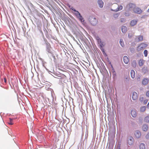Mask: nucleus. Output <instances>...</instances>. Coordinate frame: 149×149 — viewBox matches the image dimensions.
<instances>
[{"instance_id":"1","label":"nucleus","mask_w":149,"mask_h":149,"mask_svg":"<svg viewBox=\"0 0 149 149\" xmlns=\"http://www.w3.org/2000/svg\"><path fill=\"white\" fill-rule=\"evenodd\" d=\"M136 7V5L132 3H130L126 6L125 9L128 11L133 10Z\"/></svg>"},{"instance_id":"2","label":"nucleus","mask_w":149,"mask_h":149,"mask_svg":"<svg viewBox=\"0 0 149 149\" xmlns=\"http://www.w3.org/2000/svg\"><path fill=\"white\" fill-rule=\"evenodd\" d=\"M89 21L90 23L93 26L95 25L97 23V20L94 16H90L89 18Z\"/></svg>"},{"instance_id":"3","label":"nucleus","mask_w":149,"mask_h":149,"mask_svg":"<svg viewBox=\"0 0 149 149\" xmlns=\"http://www.w3.org/2000/svg\"><path fill=\"white\" fill-rule=\"evenodd\" d=\"M74 14L75 16L81 22L83 23L84 22V18L83 17L82 15H81L79 13V12H77V13H74Z\"/></svg>"},{"instance_id":"4","label":"nucleus","mask_w":149,"mask_h":149,"mask_svg":"<svg viewBox=\"0 0 149 149\" xmlns=\"http://www.w3.org/2000/svg\"><path fill=\"white\" fill-rule=\"evenodd\" d=\"M53 71V72H52L51 71H49V72L52 73L53 74L52 75L54 77L58 78V77H60V78H61L62 77V74L59 72H55L54 70Z\"/></svg>"},{"instance_id":"5","label":"nucleus","mask_w":149,"mask_h":149,"mask_svg":"<svg viewBox=\"0 0 149 149\" xmlns=\"http://www.w3.org/2000/svg\"><path fill=\"white\" fill-rule=\"evenodd\" d=\"M133 11L134 13L138 14H140L143 12L141 8L138 7H135Z\"/></svg>"},{"instance_id":"6","label":"nucleus","mask_w":149,"mask_h":149,"mask_svg":"<svg viewBox=\"0 0 149 149\" xmlns=\"http://www.w3.org/2000/svg\"><path fill=\"white\" fill-rule=\"evenodd\" d=\"M148 45L147 44L144 43H142L141 44L138 46L137 49H139V51L140 50L146 47Z\"/></svg>"},{"instance_id":"7","label":"nucleus","mask_w":149,"mask_h":149,"mask_svg":"<svg viewBox=\"0 0 149 149\" xmlns=\"http://www.w3.org/2000/svg\"><path fill=\"white\" fill-rule=\"evenodd\" d=\"M133 139L132 136H130L127 138V143L130 145H132L133 143Z\"/></svg>"},{"instance_id":"8","label":"nucleus","mask_w":149,"mask_h":149,"mask_svg":"<svg viewBox=\"0 0 149 149\" xmlns=\"http://www.w3.org/2000/svg\"><path fill=\"white\" fill-rule=\"evenodd\" d=\"M138 95L137 93L135 92H133L132 95V98L134 100H136L138 98Z\"/></svg>"},{"instance_id":"9","label":"nucleus","mask_w":149,"mask_h":149,"mask_svg":"<svg viewBox=\"0 0 149 149\" xmlns=\"http://www.w3.org/2000/svg\"><path fill=\"white\" fill-rule=\"evenodd\" d=\"M46 51L47 53L52 51L51 49V45L48 42H46Z\"/></svg>"},{"instance_id":"10","label":"nucleus","mask_w":149,"mask_h":149,"mask_svg":"<svg viewBox=\"0 0 149 149\" xmlns=\"http://www.w3.org/2000/svg\"><path fill=\"white\" fill-rule=\"evenodd\" d=\"M123 62L125 64H127L128 63L129 61V59L127 56H123Z\"/></svg>"},{"instance_id":"11","label":"nucleus","mask_w":149,"mask_h":149,"mask_svg":"<svg viewBox=\"0 0 149 149\" xmlns=\"http://www.w3.org/2000/svg\"><path fill=\"white\" fill-rule=\"evenodd\" d=\"M148 69L147 67H144L142 69V72L144 74L148 73Z\"/></svg>"},{"instance_id":"12","label":"nucleus","mask_w":149,"mask_h":149,"mask_svg":"<svg viewBox=\"0 0 149 149\" xmlns=\"http://www.w3.org/2000/svg\"><path fill=\"white\" fill-rule=\"evenodd\" d=\"M134 135L136 138H139L141 136V134L139 131L137 130L135 132Z\"/></svg>"},{"instance_id":"13","label":"nucleus","mask_w":149,"mask_h":149,"mask_svg":"<svg viewBox=\"0 0 149 149\" xmlns=\"http://www.w3.org/2000/svg\"><path fill=\"white\" fill-rule=\"evenodd\" d=\"M97 2L99 7L100 8H102L104 5V3L102 1V0H98Z\"/></svg>"},{"instance_id":"14","label":"nucleus","mask_w":149,"mask_h":149,"mask_svg":"<svg viewBox=\"0 0 149 149\" xmlns=\"http://www.w3.org/2000/svg\"><path fill=\"white\" fill-rule=\"evenodd\" d=\"M138 22L137 19H133L130 22V25L131 26H134Z\"/></svg>"},{"instance_id":"15","label":"nucleus","mask_w":149,"mask_h":149,"mask_svg":"<svg viewBox=\"0 0 149 149\" xmlns=\"http://www.w3.org/2000/svg\"><path fill=\"white\" fill-rule=\"evenodd\" d=\"M149 81V79L148 78H144L142 81V84L144 85L147 84Z\"/></svg>"},{"instance_id":"16","label":"nucleus","mask_w":149,"mask_h":149,"mask_svg":"<svg viewBox=\"0 0 149 149\" xmlns=\"http://www.w3.org/2000/svg\"><path fill=\"white\" fill-rule=\"evenodd\" d=\"M131 113L132 116L133 117H135L136 116V113L135 110H132L131 111Z\"/></svg>"},{"instance_id":"17","label":"nucleus","mask_w":149,"mask_h":149,"mask_svg":"<svg viewBox=\"0 0 149 149\" xmlns=\"http://www.w3.org/2000/svg\"><path fill=\"white\" fill-rule=\"evenodd\" d=\"M148 129V126L147 124H144L143 125L142 129L143 131H147Z\"/></svg>"},{"instance_id":"18","label":"nucleus","mask_w":149,"mask_h":149,"mask_svg":"<svg viewBox=\"0 0 149 149\" xmlns=\"http://www.w3.org/2000/svg\"><path fill=\"white\" fill-rule=\"evenodd\" d=\"M136 62L135 60H134L132 62V66L134 68H136Z\"/></svg>"},{"instance_id":"19","label":"nucleus","mask_w":149,"mask_h":149,"mask_svg":"<svg viewBox=\"0 0 149 149\" xmlns=\"http://www.w3.org/2000/svg\"><path fill=\"white\" fill-rule=\"evenodd\" d=\"M121 30L123 33H125L127 31V28L125 26H122Z\"/></svg>"},{"instance_id":"20","label":"nucleus","mask_w":149,"mask_h":149,"mask_svg":"<svg viewBox=\"0 0 149 149\" xmlns=\"http://www.w3.org/2000/svg\"><path fill=\"white\" fill-rule=\"evenodd\" d=\"M123 8V6L121 5H120V6H118V8L114 10V11L115 12H117L118 11H119V10H122Z\"/></svg>"},{"instance_id":"21","label":"nucleus","mask_w":149,"mask_h":149,"mask_svg":"<svg viewBox=\"0 0 149 149\" xmlns=\"http://www.w3.org/2000/svg\"><path fill=\"white\" fill-rule=\"evenodd\" d=\"M130 73L132 78L133 79L134 78L135 76V74L134 71L133 70H131Z\"/></svg>"},{"instance_id":"22","label":"nucleus","mask_w":149,"mask_h":149,"mask_svg":"<svg viewBox=\"0 0 149 149\" xmlns=\"http://www.w3.org/2000/svg\"><path fill=\"white\" fill-rule=\"evenodd\" d=\"M139 148L140 149H145V144L143 143H141L140 145Z\"/></svg>"},{"instance_id":"23","label":"nucleus","mask_w":149,"mask_h":149,"mask_svg":"<svg viewBox=\"0 0 149 149\" xmlns=\"http://www.w3.org/2000/svg\"><path fill=\"white\" fill-rule=\"evenodd\" d=\"M144 121L146 123H149V115L147 116L144 119Z\"/></svg>"},{"instance_id":"24","label":"nucleus","mask_w":149,"mask_h":149,"mask_svg":"<svg viewBox=\"0 0 149 149\" xmlns=\"http://www.w3.org/2000/svg\"><path fill=\"white\" fill-rule=\"evenodd\" d=\"M47 54L48 55L49 57L51 58L52 56L54 54L53 52L51 51L48 53H47Z\"/></svg>"},{"instance_id":"25","label":"nucleus","mask_w":149,"mask_h":149,"mask_svg":"<svg viewBox=\"0 0 149 149\" xmlns=\"http://www.w3.org/2000/svg\"><path fill=\"white\" fill-rule=\"evenodd\" d=\"M144 63L143 59H140L139 61V66H141L143 65Z\"/></svg>"},{"instance_id":"26","label":"nucleus","mask_w":149,"mask_h":149,"mask_svg":"<svg viewBox=\"0 0 149 149\" xmlns=\"http://www.w3.org/2000/svg\"><path fill=\"white\" fill-rule=\"evenodd\" d=\"M13 119L11 118H9V121L8 122L9 124L10 125H13Z\"/></svg>"},{"instance_id":"27","label":"nucleus","mask_w":149,"mask_h":149,"mask_svg":"<svg viewBox=\"0 0 149 149\" xmlns=\"http://www.w3.org/2000/svg\"><path fill=\"white\" fill-rule=\"evenodd\" d=\"M120 0H111V1L113 3L117 4L120 2Z\"/></svg>"},{"instance_id":"28","label":"nucleus","mask_w":149,"mask_h":149,"mask_svg":"<svg viewBox=\"0 0 149 149\" xmlns=\"http://www.w3.org/2000/svg\"><path fill=\"white\" fill-rule=\"evenodd\" d=\"M120 15V13H117L113 15V17L115 19L118 18V17Z\"/></svg>"},{"instance_id":"29","label":"nucleus","mask_w":149,"mask_h":149,"mask_svg":"<svg viewBox=\"0 0 149 149\" xmlns=\"http://www.w3.org/2000/svg\"><path fill=\"white\" fill-rule=\"evenodd\" d=\"M146 107L145 106L142 107L140 108V111L142 112L146 110Z\"/></svg>"},{"instance_id":"30","label":"nucleus","mask_w":149,"mask_h":149,"mask_svg":"<svg viewBox=\"0 0 149 149\" xmlns=\"http://www.w3.org/2000/svg\"><path fill=\"white\" fill-rule=\"evenodd\" d=\"M119 43L120 44L121 46H122V47H123L124 46V44L122 39H120Z\"/></svg>"},{"instance_id":"31","label":"nucleus","mask_w":149,"mask_h":149,"mask_svg":"<svg viewBox=\"0 0 149 149\" xmlns=\"http://www.w3.org/2000/svg\"><path fill=\"white\" fill-rule=\"evenodd\" d=\"M138 40L139 41H141L143 40V36H139L138 37Z\"/></svg>"},{"instance_id":"32","label":"nucleus","mask_w":149,"mask_h":149,"mask_svg":"<svg viewBox=\"0 0 149 149\" xmlns=\"http://www.w3.org/2000/svg\"><path fill=\"white\" fill-rule=\"evenodd\" d=\"M148 51L147 50H144V51L143 53H144L145 56V57L147 56L148 55Z\"/></svg>"},{"instance_id":"33","label":"nucleus","mask_w":149,"mask_h":149,"mask_svg":"<svg viewBox=\"0 0 149 149\" xmlns=\"http://www.w3.org/2000/svg\"><path fill=\"white\" fill-rule=\"evenodd\" d=\"M113 77L114 79H116V72L112 73Z\"/></svg>"},{"instance_id":"34","label":"nucleus","mask_w":149,"mask_h":149,"mask_svg":"<svg viewBox=\"0 0 149 149\" xmlns=\"http://www.w3.org/2000/svg\"><path fill=\"white\" fill-rule=\"evenodd\" d=\"M70 9H71L72 10H73L74 12V13H77V12H78V11H77V10H76L73 7H71L70 8Z\"/></svg>"},{"instance_id":"35","label":"nucleus","mask_w":149,"mask_h":149,"mask_svg":"<svg viewBox=\"0 0 149 149\" xmlns=\"http://www.w3.org/2000/svg\"><path fill=\"white\" fill-rule=\"evenodd\" d=\"M139 100L141 102H142L144 100V98L143 97H141L139 98Z\"/></svg>"},{"instance_id":"36","label":"nucleus","mask_w":149,"mask_h":149,"mask_svg":"<svg viewBox=\"0 0 149 149\" xmlns=\"http://www.w3.org/2000/svg\"><path fill=\"white\" fill-rule=\"evenodd\" d=\"M99 44L100 45V46L101 48H102L103 46H104V45H103V42H100V43H99Z\"/></svg>"},{"instance_id":"37","label":"nucleus","mask_w":149,"mask_h":149,"mask_svg":"<svg viewBox=\"0 0 149 149\" xmlns=\"http://www.w3.org/2000/svg\"><path fill=\"white\" fill-rule=\"evenodd\" d=\"M145 137L146 139H149V132L146 135Z\"/></svg>"},{"instance_id":"38","label":"nucleus","mask_w":149,"mask_h":149,"mask_svg":"<svg viewBox=\"0 0 149 149\" xmlns=\"http://www.w3.org/2000/svg\"><path fill=\"white\" fill-rule=\"evenodd\" d=\"M111 66L112 68V70H111L112 73H113L115 72H116L115 70H114V68H113V66H112V65H111Z\"/></svg>"},{"instance_id":"39","label":"nucleus","mask_w":149,"mask_h":149,"mask_svg":"<svg viewBox=\"0 0 149 149\" xmlns=\"http://www.w3.org/2000/svg\"><path fill=\"white\" fill-rule=\"evenodd\" d=\"M120 22L123 23L125 22V20L123 18H122L120 19Z\"/></svg>"},{"instance_id":"40","label":"nucleus","mask_w":149,"mask_h":149,"mask_svg":"<svg viewBox=\"0 0 149 149\" xmlns=\"http://www.w3.org/2000/svg\"><path fill=\"white\" fill-rule=\"evenodd\" d=\"M148 100L146 99V100H144L143 101L144 104H146L148 102Z\"/></svg>"},{"instance_id":"41","label":"nucleus","mask_w":149,"mask_h":149,"mask_svg":"<svg viewBox=\"0 0 149 149\" xmlns=\"http://www.w3.org/2000/svg\"><path fill=\"white\" fill-rule=\"evenodd\" d=\"M132 37V34L131 33H129L128 34V37L129 38H131Z\"/></svg>"},{"instance_id":"42","label":"nucleus","mask_w":149,"mask_h":149,"mask_svg":"<svg viewBox=\"0 0 149 149\" xmlns=\"http://www.w3.org/2000/svg\"><path fill=\"white\" fill-rule=\"evenodd\" d=\"M148 16V15H143V16H142L141 17V18H146V17H147Z\"/></svg>"},{"instance_id":"43","label":"nucleus","mask_w":149,"mask_h":149,"mask_svg":"<svg viewBox=\"0 0 149 149\" xmlns=\"http://www.w3.org/2000/svg\"><path fill=\"white\" fill-rule=\"evenodd\" d=\"M53 58L54 59V61H56V58H55V56H54V54H53L52 56Z\"/></svg>"},{"instance_id":"44","label":"nucleus","mask_w":149,"mask_h":149,"mask_svg":"<svg viewBox=\"0 0 149 149\" xmlns=\"http://www.w3.org/2000/svg\"><path fill=\"white\" fill-rule=\"evenodd\" d=\"M97 41L99 44L102 42L100 38L98 40H97Z\"/></svg>"},{"instance_id":"45","label":"nucleus","mask_w":149,"mask_h":149,"mask_svg":"<svg viewBox=\"0 0 149 149\" xmlns=\"http://www.w3.org/2000/svg\"><path fill=\"white\" fill-rule=\"evenodd\" d=\"M146 95L148 97H149V91H147L146 93Z\"/></svg>"},{"instance_id":"46","label":"nucleus","mask_w":149,"mask_h":149,"mask_svg":"<svg viewBox=\"0 0 149 149\" xmlns=\"http://www.w3.org/2000/svg\"><path fill=\"white\" fill-rule=\"evenodd\" d=\"M95 38H96V40H98L100 38L99 37V36H95Z\"/></svg>"},{"instance_id":"47","label":"nucleus","mask_w":149,"mask_h":149,"mask_svg":"<svg viewBox=\"0 0 149 149\" xmlns=\"http://www.w3.org/2000/svg\"><path fill=\"white\" fill-rule=\"evenodd\" d=\"M125 15L126 16H128L130 15V14L128 13H125Z\"/></svg>"},{"instance_id":"48","label":"nucleus","mask_w":149,"mask_h":149,"mask_svg":"<svg viewBox=\"0 0 149 149\" xmlns=\"http://www.w3.org/2000/svg\"><path fill=\"white\" fill-rule=\"evenodd\" d=\"M44 41H45L46 44V42H48L47 41V40L46 39H45L44 38Z\"/></svg>"},{"instance_id":"49","label":"nucleus","mask_w":149,"mask_h":149,"mask_svg":"<svg viewBox=\"0 0 149 149\" xmlns=\"http://www.w3.org/2000/svg\"><path fill=\"white\" fill-rule=\"evenodd\" d=\"M147 108L149 109V102L147 105Z\"/></svg>"},{"instance_id":"50","label":"nucleus","mask_w":149,"mask_h":149,"mask_svg":"<svg viewBox=\"0 0 149 149\" xmlns=\"http://www.w3.org/2000/svg\"><path fill=\"white\" fill-rule=\"evenodd\" d=\"M44 31H46V33H45V34H47V31L46 30V29L45 28H44Z\"/></svg>"},{"instance_id":"51","label":"nucleus","mask_w":149,"mask_h":149,"mask_svg":"<svg viewBox=\"0 0 149 149\" xmlns=\"http://www.w3.org/2000/svg\"><path fill=\"white\" fill-rule=\"evenodd\" d=\"M4 81L5 83L6 82V79H5V78H4Z\"/></svg>"},{"instance_id":"52","label":"nucleus","mask_w":149,"mask_h":149,"mask_svg":"<svg viewBox=\"0 0 149 149\" xmlns=\"http://www.w3.org/2000/svg\"><path fill=\"white\" fill-rule=\"evenodd\" d=\"M147 12L148 13H149V8L147 10Z\"/></svg>"},{"instance_id":"53","label":"nucleus","mask_w":149,"mask_h":149,"mask_svg":"<svg viewBox=\"0 0 149 149\" xmlns=\"http://www.w3.org/2000/svg\"><path fill=\"white\" fill-rule=\"evenodd\" d=\"M116 149H121L119 147V148H117Z\"/></svg>"},{"instance_id":"54","label":"nucleus","mask_w":149,"mask_h":149,"mask_svg":"<svg viewBox=\"0 0 149 149\" xmlns=\"http://www.w3.org/2000/svg\"><path fill=\"white\" fill-rule=\"evenodd\" d=\"M86 136H88V134H87V135H86Z\"/></svg>"},{"instance_id":"55","label":"nucleus","mask_w":149,"mask_h":149,"mask_svg":"<svg viewBox=\"0 0 149 149\" xmlns=\"http://www.w3.org/2000/svg\"><path fill=\"white\" fill-rule=\"evenodd\" d=\"M41 33H42V35H43V33L42 32V31H41Z\"/></svg>"},{"instance_id":"56","label":"nucleus","mask_w":149,"mask_h":149,"mask_svg":"<svg viewBox=\"0 0 149 149\" xmlns=\"http://www.w3.org/2000/svg\"><path fill=\"white\" fill-rule=\"evenodd\" d=\"M77 44H78V45H79V44L78 43V42H77Z\"/></svg>"},{"instance_id":"57","label":"nucleus","mask_w":149,"mask_h":149,"mask_svg":"<svg viewBox=\"0 0 149 149\" xmlns=\"http://www.w3.org/2000/svg\"><path fill=\"white\" fill-rule=\"evenodd\" d=\"M73 38L74 39H74H74V37H73Z\"/></svg>"},{"instance_id":"58","label":"nucleus","mask_w":149,"mask_h":149,"mask_svg":"<svg viewBox=\"0 0 149 149\" xmlns=\"http://www.w3.org/2000/svg\"><path fill=\"white\" fill-rule=\"evenodd\" d=\"M148 88L149 89V86H148Z\"/></svg>"},{"instance_id":"59","label":"nucleus","mask_w":149,"mask_h":149,"mask_svg":"<svg viewBox=\"0 0 149 149\" xmlns=\"http://www.w3.org/2000/svg\"><path fill=\"white\" fill-rule=\"evenodd\" d=\"M70 6H69V7L70 8Z\"/></svg>"}]
</instances>
